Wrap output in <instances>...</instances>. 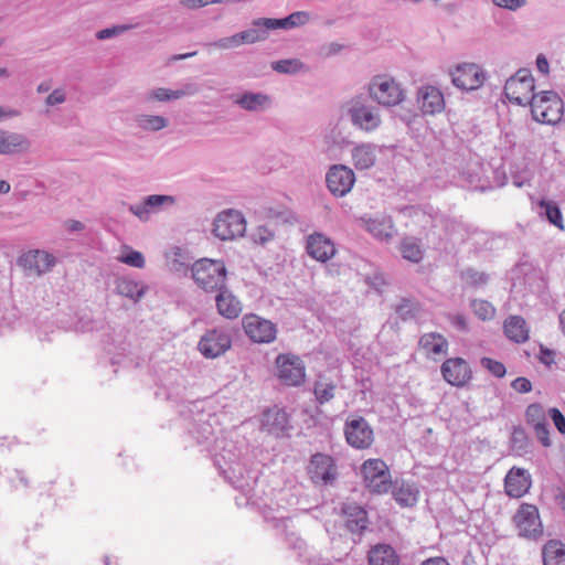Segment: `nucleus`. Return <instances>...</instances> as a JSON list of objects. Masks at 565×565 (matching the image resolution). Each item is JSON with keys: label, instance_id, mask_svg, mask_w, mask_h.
I'll return each instance as SVG.
<instances>
[{"label": "nucleus", "instance_id": "obj_1", "mask_svg": "<svg viewBox=\"0 0 565 565\" xmlns=\"http://www.w3.org/2000/svg\"><path fill=\"white\" fill-rule=\"evenodd\" d=\"M343 109L351 124L364 132H372L382 125L380 107L365 93L351 96L343 104Z\"/></svg>", "mask_w": 565, "mask_h": 565}, {"label": "nucleus", "instance_id": "obj_2", "mask_svg": "<svg viewBox=\"0 0 565 565\" xmlns=\"http://www.w3.org/2000/svg\"><path fill=\"white\" fill-rule=\"evenodd\" d=\"M192 278L206 292L220 291L226 287L227 269L224 262L201 258L191 266Z\"/></svg>", "mask_w": 565, "mask_h": 565}, {"label": "nucleus", "instance_id": "obj_3", "mask_svg": "<svg viewBox=\"0 0 565 565\" xmlns=\"http://www.w3.org/2000/svg\"><path fill=\"white\" fill-rule=\"evenodd\" d=\"M365 90L377 106L386 108L399 105L405 99L401 84L385 74L373 76L365 85Z\"/></svg>", "mask_w": 565, "mask_h": 565}, {"label": "nucleus", "instance_id": "obj_4", "mask_svg": "<svg viewBox=\"0 0 565 565\" xmlns=\"http://www.w3.org/2000/svg\"><path fill=\"white\" fill-rule=\"evenodd\" d=\"M529 105L533 119L536 121L554 125L562 119L563 100L552 90H544L534 95V99Z\"/></svg>", "mask_w": 565, "mask_h": 565}, {"label": "nucleus", "instance_id": "obj_5", "mask_svg": "<svg viewBox=\"0 0 565 565\" xmlns=\"http://www.w3.org/2000/svg\"><path fill=\"white\" fill-rule=\"evenodd\" d=\"M534 77L531 71L520 68L507 79L504 95L510 102L519 106H526L534 99Z\"/></svg>", "mask_w": 565, "mask_h": 565}, {"label": "nucleus", "instance_id": "obj_6", "mask_svg": "<svg viewBox=\"0 0 565 565\" xmlns=\"http://www.w3.org/2000/svg\"><path fill=\"white\" fill-rule=\"evenodd\" d=\"M365 488L375 494L388 492L392 487L391 473L382 459H367L361 467Z\"/></svg>", "mask_w": 565, "mask_h": 565}, {"label": "nucleus", "instance_id": "obj_7", "mask_svg": "<svg viewBox=\"0 0 565 565\" xmlns=\"http://www.w3.org/2000/svg\"><path fill=\"white\" fill-rule=\"evenodd\" d=\"M245 231L246 222L243 214L234 210L220 213L213 223V234L222 241L243 236Z\"/></svg>", "mask_w": 565, "mask_h": 565}, {"label": "nucleus", "instance_id": "obj_8", "mask_svg": "<svg viewBox=\"0 0 565 565\" xmlns=\"http://www.w3.org/2000/svg\"><path fill=\"white\" fill-rule=\"evenodd\" d=\"M344 435L348 444L355 449H367L374 441L373 429L362 416L348 417Z\"/></svg>", "mask_w": 565, "mask_h": 565}, {"label": "nucleus", "instance_id": "obj_9", "mask_svg": "<svg viewBox=\"0 0 565 565\" xmlns=\"http://www.w3.org/2000/svg\"><path fill=\"white\" fill-rule=\"evenodd\" d=\"M452 84L460 89L476 90L480 88L487 77L481 66L475 63H462L450 73Z\"/></svg>", "mask_w": 565, "mask_h": 565}, {"label": "nucleus", "instance_id": "obj_10", "mask_svg": "<svg viewBox=\"0 0 565 565\" xmlns=\"http://www.w3.org/2000/svg\"><path fill=\"white\" fill-rule=\"evenodd\" d=\"M277 376L288 386L300 385L305 380V365L302 361L291 354H279L276 359Z\"/></svg>", "mask_w": 565, "mask_h": 565}, {"label": "nucleus", "instance_id": "obj_11", "mask_svg": "<svg viewBox=\"0 0 565 565\" xmlns=\"http://www.w3.org/2000/svg\"><path fill=\"white\" fill-rule=\"evenodd\" d=\"M232 345L231 335L221 329L207 330L199 341L198 349L206 359L224 354Z\"/></svg>", "mask_w": 565, "mask_h": 565}, {"label": "nucleus", "instance_id": "obj_12", "mask_svg": "<svg viewBox=\"0 0 565 565\" xmlns=\"http://www.w3.org/2000/svg\"><path fill=\"white\" fill-rule=\"evenodd\" d=\"M519 534L526 539L537 540L543 535L539 510L532 504H522L514 515Z\"/></svg>", "mask_w": 565, "mask_h": 565}, {"label": "nucleus", "instance_id": "obj_13", "mask_svg": "<svg viewBox=\"0 0 565 565\" xmlns=\"http://www.w3.org/2000/svg\"><path fill=\"white\" fill-rule=\"evenodd\" d=\"M340 515L345 529L355 535H362L370 525L367 511L354 501L341 503Z\"/></svg>", "mask_w": 565, "mask_h": 565}, {"label": "nucleus", "instance_id": "obj_14", "mask_svg": "<svg viewBox=\"0 0 565 565\" xmlns=\"http://www.w3.org/2000/svg\"><path fill=\"white\" fill-rule=\"evenodd\" d=\"M246 335L257 343H269L276 338V326L256 315H246L243 320Z\"/></svg>", "mask_w": 565, "mask_h": 565}, {"label": "nucleus", "instance_id": "obj_15", "mask_svg": "<svg viewBox=\"0 0 565 565\" xmlns=\"http://www.w3.org/2000/svg\"><path fill=\"white\" fill-rule=\"evenodd\" d=\"M326 182L329 191L334 196H344L351 191L355 182V175L349 167L335 164L328 171Z\"/></svg>", "mask_w": 565, "mask_h": 565}, {"label": "nucleus", "instance_id": "obj_16", "mask_svg": "<svg viewBox=\"0 0 565 565\" xmlns=\"http://www.w3.org/2000/svg\"><path fill=\"white\" fill-rule=\"evenodd\" d=\"M290 428L289 416L285 409L274 406L263 412L260 419L263 431L279 438L287 436Z\"/></svg>", "mask_w": 565, "mask_h": 565}, {"label": "nucleus", "instance_id": "obj_17", "mask_svg": "<svg viewBox=\"0 0 565 565\" xmlns=\"http://www.w3.org/2000/svg\"><path fill=\"white\" fill-rule=\"evenodd\" d=\"M175 198L166 194H151L145 196L140 203L130 204L128 210L140 221L147 222L151 213L160 212L163 206H172Z\"/></svg>", "mask_w": 565, "mask_h": 565}, {"label": "nucleus", "instance_id": "obj_18", "mask_svg": "<svg viewBox=\"0 0 565 565\" xmlns=\"http://www.w3.org/2000/svg\"><path fill=\"white\" fill-rule=\"evenodd\" d=\"M444 380L454 386L466 385L471 376L472 371L462 358L447 359L440 367Z\"/></svg>", "mask_w": 565, "mask_h": 565}, {"label": "nucleus", "instance_id": "obj_19", "mask_svg": "<svg viewBox=\"0 0 565 565\" xmlns=\"http://www.w3.org/2000/svg\"><path fill=\"white\" fill-rule=\"evenodd\" d=\"M531 483V476L525 469L513 467L505 476L504 489L509 497L521 498L529 491Z\"/></svg>", "mask_w": 565, "mask_h": 565}, {"label": "nucleus", "instance_id": "obj_20", "mask_svg": "<svg viewBox=\"0 0 565 565\" xmlns=\"http://www.w3.org/2000/svg\"><path fill=\"white\" fill-rule=\"evenodd\" d=\"M417 102L424 114L435 115L445 108L443 93L435 86H423L417 94Z\"/></svg>", "mask_w": 565, "mask_h": 565}, {"label": "nucleus", "instance_id": "obj_21", "mask_svg": "<svg viewBox=\"0 0 565 565\" xmlns=\"http://www.w3.org/2000/svg\"><path fill=\"white\" fill-rule=\"evenodd\" d=\"M335 257V244L330 238L320 234V268L322 267L330 277L339 276L343 269L342 265L334 260Z\"/></svg>", "mask_w": 565, "mask_h": 565}, {"label": "nucleus", "instance_id": "obj_22", "mask_svg": "<svg viewBox=\"0 0 565 565\" xmlns=\"http://www.w3.org/2000/svg\"><path fill=\"white\" fill-rule=\"evenodd\" d=\"M215 302L218 315L228 320L236 319L243 309L242 302L227 286L217 292Z\"/></svg>", "mask_w": 565, "mask_h": 565}, {"label": "nucleus", "instance_id": "obj_23", "mask_svg": "<svg viewBox=\"0 0 565 565\" xmlns=\"http://www.w3.org/2000/svg\"><path fill=\"white\" fill-rule=\"evenodd\" d=\"M30 148L31 141L26 136L0 129V154L23 153Z\"/></svg>", "mask_w": 565, "mask_h": 565}, {"label": "nucleus", "instance_id": "obj_24", "mask_svg": "<svg viewBox=\"0 0 565 565\" xmlns=\"http://www.w3.org/2000/svg\"><path fill=\"white\" fill-rule=\"evenodd\" d=\"M199 88L195 84H185L180 89H169L163 87H158L147 92L143 96L145 102L158 100V102H170L174 99H180L188 95H194L198 93Z\"/></svg>", "mask_w": 565, "mask_h": 565}, {"label": "nucleus", "instance_id": "obj_25", "mask_svg": "<svg viewBox=\"0 0 565 565\" xmlns=\"http://www.w3.org/2000/svg\"><path fill=\"white\" fill-rule=\"evenodd\" d=\"M365 230L380 241H390L393 238L395 230L390 216H379L373 218H362Z\"/></svg>", "mask_w": 565, "mask_h": 565}, {"label": "nucleus", "instance_id": "obj_26", "mask_svg": "<svg viewBox=\"0 0 565 565\" xmlns=\"http://www.w3.org/2000/svg\"><path fill=\"white\" fill-rule=\"evenodd\" d=\"M267 24L268 18L254 19L248 29L238 32L242 44H254L266 41L270 31Z\"/></svg>", "mask_w": 565, "mask_h": 565}, {"label": "nucleus", "instance_id": "obj_27", "mask_svg": "<svg viewBox=\"0 0 565 565\" xmlns=\"http://www.w3.org/2000/svg\"><path fill=\"white\" fill-rule=\"evenodd\" d=\"M19 263L26 268L34 269L38 274H43L55 264V258L46 252L34 250L22 255Z\"/></svg>", "mask_w": 565, "mask_h": 565}, {"label": "nucleus", "instance_id": "obj_28", "mask_svg": "<svg viewBox=\"0 0 565 565\" xmlns=\"http://www.w3.org/2000/svg\"><path fill=\"white\" fill-rule=\"evenodd\" d=\"M352 161L358 170L372 168L376 162V146L373 143H360L352 151Z\"/></svg>", "mask_w": 565, "mask_h": 565}, {"label": "nucleus", "instance_id": "obj_29", "mask_svg": "<svg viewBox=\"0 0 565 565\" xmlns=\"http://www.w3.org/2000/svg\"><path fill=\"white\" fill-rule=\"evenodd\" d=\"M271 99L264 93L245 92L236 100L235 104L247 111H260L269 107Z\"/></svg>", "mask_w": 565, "mask_h": 565}, {"label": "nucleus", "instance_id": "obj_30", "mask_svg": "<svg viewBox=\"0 0 565 565\" xmlns=\"http://www.w3.org/2000/svg\"><path fill=\"white\" fill-rule=\"evenodd\" d=\"M117 292L135 302H138L148 290V287L136 281L131 277L122 276L116 280Z\"/></svg>", "mask_w": 565, "mask_h": 565}, {"label": "nucleus", "instance_id": "obj_31", "mask_svg": "<svg viewBox=\"0 0 565 565\" xmlns=\"http://www.w3.org/2000/svg\"><path fill=\"white\" fill-rule=\"evenodd\" d=\"M505 335L516 342L522 343L529 339V328L525 320L520 316H510L504 321Z\"/></svg>", "mask_w": 565, "mask_h": 565}, {"label": "nucleus", "instance_id": "obj_32", "mask_svg": "<svg viewBox=\"0 0 565 565\" xmlns=\"http://www.w3.org/2000/svg\"><path fill=\"white\" fill-rule=\"evenodd\" d=\"M309 19L310 18L308 12L296 11L281 19L268 18L267 26L270 28V31L277 29L290 30L305 25Z\"/></svg>", "mask_w": 565, "mask_h": 565}, {"label": "nucleus", "instance_id": "obj_33", "mask_svg": "<svg viewBox=\"0 0 565 565\" xmlns=\"http://www.w3.org/2000/svg\"><path fill=\"white\" fill-rule=\"evenodd\" d=\"M370 565H399V558L395 550L386 544L373 547L369 553Z\"/></svg>", "mask_w": 565, "mask_h": 565}, {"label": "nucleus", "instance_id": "obj_34", "mask_svg": "<svg viewBox=\"0 0 565 565\" xmlns=\"http://www.w3.org/2000/svg\"><path fill=\"white\" fill-rule=\"evenodd\" d=\"M419 347L427 354H446L448 350L447 339L437 332L425 333L419 338Z\"/></svg>", "mask_w": 565, "mask_h": 565}, {"label": "nucleus", "instance_id": "obj_35", "mask_svg": "<svg viewBox=\"0 0 565 565\" xmlns=\"http://www.w3.org/2000/svg\"><path fill=\"white\" fill-rule=\"evenodd\" d=\"M544 565H565V545L561 541L551 540L542 548Z\"/></svg>", "mask_w": 565, "mask_h": 565}, {"label": "nucleus", "instance_id": "obj_36", "mask_svg": "<svg viewBox=\"0 0 565 565\" xmlns=\"http://www.w3.org/2000/svg\"><path fill=\"white\" fill-rule=\"evenodd\" d=\"M338 478L337 460L331 456L320 454V481L322 484L333 487Z\"/></svg>", "mask_w": 565, "mask_h": 565}, {"label": "nucleus", "instance_id": "obj_37", "mask_svg": "<svg viewBox=\"0 0 565 565\" xmlns=\"http://www.w3.org/2000/svg\"><path fill=\"white\" fill-rule=\"evenodd\" d=\"M134 121L145 131L156 132L169 126V119L160 115H136Z\"/></svg>", "mask_w": 565, "mask_h": 565}, {"label": "nucleus", "instance_id": "obj_38", "mask_svg": "<svg viewBox=\"0 0 565 565\" xmlns=\"http://www.w3.org/2000/svg\"><path fill=\"white\" fill-rule=\"evenodd\" d=\"M392 493L401 507H413L418 500L419 492L413 484L403 482L399 486H395Z\"/></svg>", "mask_w": 565, "mask_h": 565}, {"label": "nucleus", "instance_id": "obj_39", "mask_svg": "<svg viewBox=\"0 0 565 565\" xmlns=\"http://www.w3.org/2000/svg\"><path fill=\"white\" fill-rule=\"evenodd\" d=\"M403 257L412 263H419L423 259L424 250L419 242L414 237H406L401 243Z\"/></svg>", "mask_w": 565, "mask_h": 565}, {"label": "nucleus", "instance_id": "obj_40", "mask_svg": "<svg viewBox=\"0 0 565 565\" xmlns=\"http://www.w3.org/2000/svg\"><path fill=\"white\" fill-rule=\"evenodd\" d=\"M539 206L541 209L540 213L545 215L551 224L561 230L564 228L563 216L558 205L555 202L542 200L540 201Z\"/></svg>", "mask_w": 565, "mask_h": 565}, {"label": "nucleus", "instance_id": "obj_41", "mask_svg": "<svg viewBox=\"0 0 565 565\" xmlns=\"http://www.w3.org/2000/svg\"><path fill=\"white\" fill-rule=\"evenodd\" d=\"M271 70L280 74H297L306 71V65L298 58H287L271 62Z\"/></svg>", "mask_w": 565, "mask_h": 565}, {"label": "nucleus", "instance_id": "obj_42", "mask_svg": "<svg viewBox=\"0 0 565 565\" xmlns=\"http://www.w3.org/2000/svg\"><path fill=\"white\" fill-rule=\"evenodd\" d=\"M525 417L527 424L533 428L548 423L543 406L537 403L527 406Z\"/></svg>", "mask_w": 565, "mask_h": 565}, {"label": "nucleus", "instance_id": "obj_43", "mask_svg": "<svg viewBox=\"0 0 565 565\" xmlns=\"http://www.w3.org/2000/svg\"><path fill=\"white\" fill-rule=\"evenodd\" d=\"M265 216L282 223H292L296 218L294 213L285 206L264 207Z\"/></svg>", "mask_w": 565, "mask_h": 565}, {"label": "nucleus", "instance_id": "obj_44", "mask_svg": "<svg viewBox=\"0 0 565 565\" xmlns=\"http://www.w3.org/2000/svg\"><path fill=\"white\" fill-rule=\"evenodd\" d=\"M396 313L403 321L415 318L419 311L418 302L411 299H403L395 309Z\"/></svg>", "mask_w": 565, "mask_h": 565}, {"label": "nucleus", "instance_id": "obj_45", "mask_svg": "<svg viewBox=\"0 0 565 565\" xmlns=\"http://www.w3.org/2000/svg\"><path fill=\"white\" fill-rule=\"evenodd\" d=\"M471 308L475 315L483 321L491 320L495 315V308L487 300L473 299Z\"/></svg>", "mask_w": 565, "mask_h": 565}, {"label": "nucleus", "instance_id": "obj_46", "mask_svg": "<svg viewBox=\"0 0 565 565\" xmlns=\"http://www.w3.org/2000/svg\"><path fill=\"white\" fill-rule=\"evenodd\" d=\"M461 278L473 287L483 286L488 282L489 276L486 273L478 271L473 268H467L461 273Z\"/></svg>", "mask_w": 565, "mask_h": 565}, {"label": "nucleus", "instance_id": "obj_47", "mask_svg": "<svg viewBox=\"0 0 565 565\" xmlns=\"http://www.w3.org/2000/svg\"><path fill=\"white\" fill-rule=\"evenodd\" d=\"M276 526L279 527L281 526L284 533H285V539L286 541L289 543V546L292 548V550H296L298 551V555L299 556H302V551L305 550L306 547V543L300 537H297L296 534L294 532H289L287 530V524L286 522L284 521H278L276 523Z\"/></svg>", "mask_w": 565, "mask_h": 565}, {"label": "nucleus", "instance_id": "obj_48", "mask_svg": "<svg viewBox=\"0 0 565 565\" xmlns=\"http://www.w3.org/2000/svg\"><path fill=\"white\" fill-rule=\"evenodd\" d=\"M241 45H242V42H241L238 33L204 44V46H206V47L213 46V47H216L220 50L235 49Z\"/></svg>", "mask_w": 565, "mask_h": 565}, {"label": "nucleus", "instance_id": "obj_49", "mask_svg": "<svg viewBox=\"0 0 565 565\" xmlns=\"http://www.w3.org/2000/svg\"><path fill=\"white\" fill-rule=\"evenodd\" d=\"M118 260L126 265H129L131 267H136V268L145 267V257L138 250L129 249L127 253L121 254L118 257Z\"/></svg>", "mask_w": 565, "mask_h": 565}, {"label": "nucleus", "instance_id": "obj_50", "mask_svg": "<svg viewBox=\"0 0 565 565\" xmlns=\"http://www.w3.org/2000/svg\"><path fill=\"white\" fill-rule=\"evenodd\" d=\"M491 3L499 9L516 12L526 7L529 0H491Z\"/></svg>", "mask_w": 565, "mask_h": 565}, {"label": "nucleus", "instance_id": "obj_51", "mask_svg": "<svg viewBox=\"0 0 565 565\" xmlns=\"http://www.w3.org/2000/svg\"><path fill=\"white\" fill-rule=\"evenodd\" d=\"M480 363L484 369H487L497 377H503L507 373L505 366L499 361L492 360L490 358H482Z\"/></svg>", "mask_w": 565, "mask_h": 565}, {"label": "nucleus", "instance_id": "obj_52", "mask_svg": "<svg viewBox=\"0 0 565 565\" xmlns=\"http://www.w3.org/2000/svg\"><path fill=\"white\" fill-rule=\"evenodd\" d=\"M512 444L515 448L520 450H524L527 445V437L525 435L524 429L522 428H514L512 431L511 437Z\"/></svg>", "mask_w": 565, "mask_h": 565}, {"label": "nucleus", "instance_id": "obj_53", "mask_svg": "<svg viewBox=\"0 0 565 565\" xmlns=\"http://www.w3.org/2000/svg\"><path fill=\"white\" fill-rule=\"evenodd\" d=\"M533 429L536 438L544 447H550L552 445V441L550 439L548 423H546L545 425L534 427Z\"/></svg>", "mask_w": 565, "mask_h": 565}, {"label": "nucleus", "instance_id": "obj_54", "mask_svg": "<svg viewBox=\"0 0 565 565\" xmlns=\"http://www.w3.org/2000/svg\"><path fill=\"white\" fill-rule=\"evenodd\" d=\"M550 417L553 420L555 427L561 434H565V417L558 408H551L548 411Z\"/></svg>", "mask_w": 565, "mask_h": 565}, {"label": "nucleus", "instance_id": "obj_55", "mask_svg": "<svg viewBox=\"0 0 565 565\" xmlns=\"http://www.w3.org/2000/svg\"><path fill=\"white\" fill-rule=\"evenodd\" d=\"M66 100V93L62 88L54 89L46 98V106H55L63 104Z\"/></svg>", "mask_w": 565, "mask_h": 565}, {"label": "nucleus", "instance_id": "obj_56", "mask_svg": "<svg viewBox=\"0 0 565 565\" xmlns=\"http://www.w3.org/2000/svg\"><path fill=\"white\" fill-rule=\"evenodd\" d=\"M306 250L309 256L318 260V232H313L308 236Z\"/></svg>", "mask_w": 565, "mask_h": 565}, {"label": "nucleus", "instance_id": "obj_57", "mask_svg": "<svg viewBox=\"0 0 565 565\" xmlns=\"http://www.w3.org/2000/svg\"><path fill=\"white\" fill-rule=\"evenodd\" d=\"M512 388L519 393H529L532 391V383L526 377H516L511 383Z\"/></svg>", "mask_w": 565, "mask_h": 565}, {"label": "nucleus", "instance_id": "obj_58", "mask_svg": "<svg viewBox=\"0 0 565 565\" xmlns=\"http://www.w3.org/2000/svg\"><path fill=\"white\" fill-rule=\"evenodd\" d=\"M129 26L128 25H117V26H114V28H107V29H104V30H100L97 32V39L98 40H106V39H109L114 35H117L119 33H121L122 31L125 30H128Z\"/></svg>", "mask_w": 565, "mask_h": 565}, {"label": "nucleus", "instance_id": "obj_59", "mask_svg": "<svg viewBox=\"0 0 565 565\" xmlns=\"http://www.w3.org/2000/svg\"><path fill=\"white\" fill-rule=\"evenodd\" d=\"M181 255V249L177 248L174 253V258L169 263L170 270L175 273H185L189 269V266L181 262L178 257Z\"/></svg>", "mask_w": 565, "mask_h": 565}, {"label": "nucleus", "instance_id": "obj_60", "mask_svg": "<svg viewBox=\"0 0 565 565\" xmlns=\"http://www.w3.org/2000/svg\"><path fill=\"white\" fill-rule=\"evenodd\" d=\"M344 49V45L332 42L329 44L323 45V47L320 50V54L323 56H333L338 53H340Z\"/></svg>", "mask_w": 565, "mask_h": 565}, {"label": "nucleus", "instance_id": "obj_61", "mask_svg": "<svg viewBox=\"0 0 565 565\" xmlns=\"http://www.w3.org/2000/svg\"><path fill=\"white\" fill-rule=\"evenodd\" d=\"M273 237H274V233L270 230H268L266 226H259L257 228L255 241L259 242L260 244H265L268 241H270Z\"/></svg>", "mask_w": 565, "mask_h": 565}, {"label": "nucleus", "instance_id": "obj_62", "mask_svg": "<svg viewBox=\"0 0 565 565\" xmlns=\"http://www.w3.org/2000/svg\"><path fill=\"white\" fill-rule=\"evenodd\" d=\"M182 4L189 9H198L207 6L209 3H217L221 0H182Z\"/></svg>", "mask_w": 565, "mask_h": 565}, {"label": "nucleus", "instance_id": "obj_63", "mask_svg": "<svg viewBox=\"0 0 565 565\" xmlns=\"http://www.w3.org/2000/svg\"><path fill=\"white\" fill-rule=\"evenodd\" d=\"M536 67H537V70L542 74H544V75L548 74V72H550V64H548V61L545 57V55H543V54H539L537 55V57H536Z\"/></svg>", "mask_w": 565, "mask_h": 565}, {"label": "nucleus", "instance_id": "obj_64", "mask_svg": "<svg viewBox=\"0 0 565 565\" xmlns=\"http://www.w3.org/2000/svg\"><path fill=\"white\" fill-rule=\"evenodd\" d=\"M540 360L546 365L552 364L554 362V352L552 350L541 348Z\"/></svg>", "mask_w": 565, "mask_h": 565}]
</instances>
